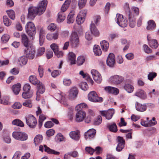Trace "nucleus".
I'll list each match as a JSON object with an SVG mask.
<instances>
[{
	"mask_svg": "<svg viewBox=\"0 0 159 159\" xmlns=\"http://www.w3.org/2000/svg\"><path fill=\"white\" fill-rule=\"evenodd\" d=\"M127 124V123L125 121L124 119L123 118H121L120 122L118 123L117 125L121 127L126 126Z\"/></svg>",
	"mask_w": 159,
	"mask_h": 159,
	"instance_id": "obj_60",
	"label": "nucleus"
},
{
	"mask_svg": "<svg viewBox=\"0 0 159 159\" xmlns=\"http://www.w3.org/2000/svg\"><path fill=\"white\" fill-rule=\"evenodd\" d=\"M63 81L64 85L66 86H70L72 83L71 80L69 79L64 78Z\"/></svg>",
	"mask_w": 159,
	"mask_h": 159,
	"instance_id": "obj_50",
	"label": "nucleus"
},
{
	"mask_svg": "<svg viewBox=\"0 0 159 159\" xmlns=\"http://www.w3.org/2000/svg\"><path fill=\"white\" fill-rule=\"evenodd\" d=\"M129 26L133 28L135 25V19L133 17L132 14L129 12Z\"/></svg>",
	"mask_w": 159,
	"mask_h": 159,
	"instance_id": "obj_29",
	"label": "nucleus"
},
{
	"mask_svg": "<svg viewBox=\"0 0 159 159\" xmlns=\"http://www.w3.org/2000/svg\"><path fill=\"white\" fill-rule=\"evenodd\" d=\"M23 105L25 107H32L31 101L30 100H26L23 103Z\"/></svg>",
	"mask_w": 159,
	"mask_h": 159,
	"instance_id": "obj_63",
	"label": "nucleus"
},
{
	"mask_svg": "<svg viewBox=\"0 0 159 159\" xmlns=\"http://www.w3.org/2000/svg\"><path fill=\"white\" fill-rule=\"evenodd\" d=\"M117 145L116 150L118 152H120L125 147V140L123 137L118 136L117 139Z\"/></svg>",
	"mask_w": 159,
	"mask_h": 159,
	"instance_id": "obj_11",
	"label": "nucleus"
},
{
	"mask_svg": "<svg viewBox=\"0 0 159 159\" xmlns=\"http://www.w3.org/2000/svg\"><path fill=\"white\" fill-rule=\"evenodd\" d=\"M77 23L78 25H80L83 23L84 21V19L80 17L78 15L76 20Z\"/></svg>",
	"mask_w": 159,
	"mask_h": 159,
	"instance_id": "obj_53",
	"label": "nucleus"
},
{
	"mask_svg": "<svg viewBox=\"0 0 159 159\" xmlns=\"http://www.w3.org/2000/svg\"><path fill=\"white\" fill-rule=\"evenodd\" d=\"M102 117L101 116H99L97 118H95L93 122V124L95 125H100L102 122Z\"/></svg>",
	"mask_w": 159,
	"mask_h": 159,
	"instance_id": "obj_43",
	"label": "nucleus"
},
{
	"mask_svg": "<svg viewBox=\"0 0 159 159\" xmlns=\"http://www.w3.org/2000/svg\"><path fill=\"white\" fill-rule=\"evenodd\" d=\"M13 137L16 139L22 141L27 139L28 135L24 132L14 131L12 134Z\"/></svg>",
	"mask_w": 159,
	"mask_h": 159,
	"instance_id": "obj_4",
	"label": "nucleus"
},
{
	"mask_svg": "<svg viewBox=\"0 0 159 159\" xmlns=\"http://www.w3.org/2000/svg\"><path fill=\"white\" fill-rule=\"evenodd\" d=\"M78 91L77 88L73 87L71 88L69 91L68 96L71 99H74L77 97Z\"/></svg>",
	"mask_w": 159,
	"mask_h": 159,
	"instance_id": "obj_13",
	"label": "nucleus"
},
{
	"mask_svg": "<svg viewBox=\"0 0 159 159\" xmlns=\"http://www.w3.org/2000/svg\"><path fill=\"white\" fill-rule=\"evenodd\" d=\"M43 146L44 148L45 152L49 154H53L55 155H58L60 154V152L55 150L50 149L46 145H44Z\"/></svg>",
	"mask_w": 159,
	"mask_h": 159,
	"instance_id": "obj_27",
	"label": "nucleus"
},
{
	"mask_svg": "<svg viewBox=\"0 0 159 159\" xmlns=\"http://www.w3.org/2000/svg\"><path fill=\"white\" fill-rule=\"evenodd\" d=\"M148 25L147 29L148 30H152L156 26V24L154 21L152 20H150L148 21Z\"/></svg>",
	"mask_w": 159,
	"mask_h": 159,
	"instance_id": "obj_33",
	"label": "nucleus"
},
{
	"mask_svg": "<svg viewBox=\"0 0 159 159\" xmlns=\"http://www.w3.org/2000/svg\"><path fill=\"white\" fill-rule=\"evenodd\" d=\"M147 98V96L145 91L140 89V98L143 100H145Z\"/></svg>",
	"mask_w": 159,
	"mask_h": 159,
	"instance_id": "obj_51",
	"label": "nucleus"
},
{
	"mask_svg": "<svg viewBox=\"0 0 159 159\" xmlns=\"http://www.w3.org/2000/svg\"><path fill=\"white\" fill-rule=\"evenodd\" d=\"M143 48L144 50L146 53H150L152 52V50L148 47L147 45H143Z\"/></svg>",
	"mask_w": 159,
	"mask_h": 159,
	"instance_id": "obj_59",
	"label": "nucleus"
},
{
	"mask_svg": "<svg viewBox=\"0 0 159 159\" xmlns=\"http://www.w3.org/2000/svg\"><path fill=\"white\" fill-rule=\"evenodd\" d=\"M96 133V130L95 129H90L85 133L84 137L86 140L91 139L95 137Z\"/></svg>",
	"mask_w": 159,
	"mask_h": 159,
	"instance_id": "obj_17",
	"label": "nucleus"
},
{
	"mask_svg": "<svg viewBox=\"0 0 159 159\" xmlns=\"http://www.w3.org/2000/svg\"><path fill=\"white\" fill-rule=\"evenodd\" d=\"M19 64L21 66L25 65L27 62V58L25 56H22L18 59Z\"/></svg>",
	"mask_w": 159,
	"mask_h": 159,
	"instance_id": "obj_35",
	"label": "nucleus"
},
{
	"mask_svg": "<svg viewBox=\"0 0 159 159\" xmlns=\"http://www.w3.org/2000/svg\"><path fill=\"white\" fill-rule=\"evenodd\" d=\"M43 137L41 135L39 134L36 136L34 139V143L35 145L40 143L42 141Z\"/></svg>",
	"mask_w": 159,
	"mask_h": 159,
	"instance_id": "obj_37",
	"label": "nucleus"
},
{
	"mask_svg": "<svg viewBox=\"0 0 159 159\" xmlns=\"http://www.w3.org/2000/svg\"><path fill=\"white\" fill-rule=\"evenodd\" d=\"M124 88L129 93H131L132 92L134 89L133 86L129 84H125L124 86Z\"/></svg>",
	"mask_w": 159,
	"mask_h": 159,
	"instance_id": "obj_41",
	"label": "nucleus"
},
{
	"mask_svg": "<svg viewBox=\"0 0 159 159\" xmlns=\"http://www.w3.org/2000/svg\"><path fill=\"white\" fill-rule=\"evenodd\" d=\"M41 15L36 7H31L28 9L27 17L31 20H33L36 15L40 16Z\"/></svg>",
	"mask_w": 159,
	"mask_h": 159,
	"instance_id": "obj_2",
	"label": "nucleus"
},
{
	"mask_svg": "<svg viewBox=\"0 0 159 159\" xmlns=\"http://www.w3.org/2000/svg\"><path fill=\"white\" fill-rule=\"evenodd\" d=\"M88 99L93 102H101L103 100L101 97H98L97 93L94 91L90 92L88 95Z\"/></svg>",
	"mask_w": 159,
	"mask_h": 159,
	"instance_id": "obj_5",
	"label": "nucleus"
},
{
	"mask_svg": "<svg viewBox=\"0 0 159 159\" xmlns=\"http://www.w3.org/2000/svg\"><path fill=\"white\" fill-rule=\"evenodd\" d=\"M80 86L82 89L84 91L86 90L88 88V85L87 83L85 82L81 83Z\"/></svg>",
	"mask_w": 159,
	"mask_h": 159,
	"instance_id": "obj_58",
	"label": "nucleus"
},
{
	"mask_svg": "<svg viewBox=\"0 0 159 159\" xmlns=\"http://www.w3.org/2000/svg\"><path fill=\"white\" fill-rule=\"evenodd\" d=\"M61 72L60 71L58 70H55L52 72L51 75L53 77L55 78L60 75Z\"/></svg>",
	"mask_w": 159,
	"mask_h": 159,
	"instance_id": "obj_64",
	"label": "nucleus"
},
{
	"mask_svg": "<svg viewBox=\"0 0 159 159\" xmlns=\"http://www.w3.org/2000/svg\"><path fill=\"white\" fill-rule=\"evenodd\" d=\"M93 78L94 80L98 83H100L102 81V79L101 75L96 70L93 69L91 70Z\"/></svg>",
	"mask_w": 159,
	"mask_h": 159,
	"instance_id": "obj_10",
	"label": "nucleus"
},
{
	"mask_svg": "<svg viewBox=\"0 0 159 159\" xmlns=\"http://www.w3.org/2000/svg\"><path fill=\"white\" fill-rule=\"evenodd\" d=\"M65 18V14L62 12H60L57 15V21L58 23H61L63 21Z\"/></svg>",
	"mask_w": 159,
	"mask_h": 159,
	"instance_id": "obj_24",
	"label": "nucleus"
},
{
	"mask_svg": "<svg viewBox=\"0 0 159 159\" xmlns=\"http://www.w3.org/2000/svg\"><path fill=\"white\" fill-rule=\"evenodd\" d=\"M86 115L85 111L82 110L79 111L76 114L75 120L77 122H81L83 121Z\"/></svg>",
	"mask_w": 159,
	"mask_h": 159,
	"instance_id": "obj_15",
	"label": "nucleus"
},
{
	"mask_svg": "<svg viewBox=\"0 0 159 159\" xmlns=\"http://www.w3.org/2000/svg\"><path fill=\"white\" fill-rule=\"evenodd\" d=\"M0 103L4 105H8L9 103V98L7 96L3 97L0 99Z\"/></svg>",
	"mask_w": 159,
	"mask_h": 159,
	"instance_id": "obj_47",
	"label": "nucleus"
},
{
	"mask_svg": "<svg viewBox=\"0 0 159 159\" xmlns=\"http://www.w3.org/2000/svg\"><path fill=\"white\" fill-rule=\"evenodd\" d=\"M46 119L45 116L43 114L40 115L39 116V128H40L42 125L43 122L44 120Z\"/></svg>",
	"mask_w": 159,
	"mask_h": 159,
	"instance_id": "obj_40",
	"label": "nucleus"
},
{
	"mask_svg": "<svg viewBox=\"0 0 159 159\" xmlns=\"http://www.w3.org/2000/svg\"><path fill=\"white\" fill-rule=\"evenodd\" d=\"M105 90L109 93L117 95L119 92L118 89L111 86H107L105 88Z\"/></svg>",
	"mask_w": 159,
	"mask_h": 159,
	"instance_id": "obj_20",
	"label": "nucleus"
},
{
	"mask_svg": "<svg viewBox=\"0 0 159 159\" xmlns=\"http://www.w3.org/2000/svg\"><path fill=\"white\" fill-rule=\"evenodd\" d=\"M147 40L148 42V44L152 48H156L158 46V43L156 39H152L149 34L147 36Z\"/></svg>",
	"mask_w": 159,
	"mask_h": 159,
	"instance_id": "obj_16",
	"label": "nucleus"
},
{
	"mask_svg": "<svg viewBox=\"0 0 159 159\" xmlns=\"http://www.w3.org/2000/svg\"><path fill=\"white\" fill-rule=\"evenodd\" d=\"M100 43L101 48L103 51H106L108 50L109 48V43L107 41H102Z\"/></svg>",
	"mask_w": 159,
	"mask_h": 159,
	"instance_id": "obj_34",
	"label": "nucleus"
},
{
	"mask_svg": "<svg viewBox=\"0 0 159 159\" xmlns=\"http://www.w3.org/2000/svg\"><path fill=\"white\" fill-rule=\"evenodd\" d=\"M21 40L22 43L25 47L32 45L30 43L27 36L24 33L21 34Z\"/></svg>",
	"mask_w": 159,
	"mask_h": 159,
	"instance_id": "obj_19",
	"label": "nucleus"
},
{
	"mask_svg": "<svg viewBox=\"0 0 159 159\" xmlns=\"http://www.w3.org/2000/svg\"><path fill=\"white\" fill-rule=\"evenodd\" d=\"M38 90L37 92V94L38 96L39 94H43L45 91V88L44 85L41 82H39L37 84Z\"/></svg>",
	"mask_w": 159,
	"mask_h": 159,
	"instance_id": "obj_21",
	"label": "nucleus"
},
{
	"mask_svg": "<svg viewBox=\"0 0 159 159\" xmlns=\"http://www.w3.org/2000/svg\"><path fill=\"white\" fill-rule=\"evenodd\" d=\"M107 127L110 131L112 132H116L117 131V126L115 123L108 124Z\"/></svg>",
	"mask_w": 159,
	"mask_h": 159,
	"instance_id": "obj_31",
	"label": "nucleus"
},
{
	"mask_svg": "<svg viewBox=\"0 0 159 159\" xmlns=\"http://www.w3.org/2000/svg\"><path fill=\"white\" fill-rule=\"evenodd\" d=\"M50 47L54 53L57 52L58 50V47L55 43H53L50 45Z\"/></svg>",
	"mask_w": 159,
	"mask_h": 159,
	"instance_id": "obj_57",
	"label": "nucleus"
},
{
	"mask_svg": "<svg viewBox=\"0 0 159 159\" xmlns=\"http://www.w3.org/2000/svg\"><path fill=\"white\" fill-rule=\"evenodd\" d=\"M24 50L25 54L30 59H33L34 57L35 51L33 46L32 45L25 47Z\"/></svg>",
	"mask_w": 159,
	"mask_h": 159,
	"instance_id": "obj_6",
	"label": "nucleus"
},
{
	"mask_svg": "<svg viewBox=\"0 0 159 159\" xmlns=\"http://www.w3.org/2000/svg\"><path fill=\"white\" fill-rule=\"evenodd\" d=\"M7 12L9 17L12 20H14L15 17V14L14 11L13 10H8L7 11Z\"/></svg>",
	"mask_w": 159,
	"mask_h": 159,
	"instance_id": "obj_44",
	"label": "nucleus"
},
{
	"mask_svg": "<svg viewBox=\"0 0 159 159\" xmlns=\"http://www.w3.org/2000/svg\"><path fill=\"white\" fill-rule=\"evenodd\" d=\"M93 52L94 54L97 56H99L101 55L102 53V52L100 47L97 45H95L94 46Z\"/></svg>",
	"mask_w": 159,
	"mask_h": 159,
	"instance_id": "obj_32",
	"label": "nucleus"
},
{
	"mask_svg": "<svg viewBox=\"0 0 159 159\" xmlns=\"http://www.w3.org/2000/svg\"><path fill=\"white\" fill-rule=\"evenodd\" d=\"M30 82L34 85L37 84L40 81L38 80L35 76L31 75L29 78Z\"/></svg>",
	"mask_w": 159,
	"mask_h": 159,
	"instance_id": "obj_38",
	"label": "nucleus"
},
{
	"mask_svg": "<svg viewBox=\"0 0 159 159\" xmlns=\"http://www.w3.org/2000/svg\"><path fill=\"white\" fill-rule=\"evenodd\" d=\"M87 13V10H82L80 12L79 14H78V15H79V16H80L83 18L85 19V17L86 16Z\"/></svg>",
	"mask_w": 159,
	"mask_h": 159,
	"instance_id": "obj_61",
	"label": "nucleus"
},
{
	"mask_svg": "<svg viewBox=\"0 0 159 159\" xmlns=\"http://www.w3.org/2000/svg\"><path fill=\"white\" fill-rule=\"evenodd\" d=\"M44 31L42 28H41L39 32V42L40 46L42 45L44 42Z\"/></svg>",
	"mask_w": 159,
	"mask_h": 159,
	"instance_id": "obj_23",
	"label": "nucleus"
},
{
	"mask_svg": "<svg viewBox=\"0 0 159 159\" xmlns=\"http://www.w3.org/2000/svg\"><path fill=\"white\" fill-rule=\"evenodd\" d=\"M85 61L84 57L82 56H79L77 60V64L78 66H80L83 64Z\"/></svg>",
	"mask_w": 159,
	"mask_h": 159,
	"instance_id": "obj_45",
	"label": "nucleus"
},
{
	"mask_svg": "<svg viewBox=\"0 0 159 159\" xmlns=\"http://www.w3.org/2000/svg\"><path fill=\"white\" fill-rule=\"evenodd\" d=\"M87 0H79L78 5L80 8L83 7L86 5Z\"/></svg>",
	"mask_w": 159,
	"mask_h": 159,
	"instance_id": "obj_49",
	"label": "nucleus"
},
{
	"mask_svg": "<svg viewBox=\"0 0 159 159\" xmlns=\"http://www.w3.org/2000/svg\"><path fill=\"white\" fill-rule=\"evenodd\" d=\"M10 38V36L8 34H4L1 37V40L4 43H6L8 41Z\"/></svg>",
	"mask_w": 159,
	"mask_h": 159,
	"instance_id": "obj_52",
	"label": "nucleus"
},
{
	"mask_svg": "<svg viewBox=\"0 0 159 159\" xmlns=\"http://www.w3.org/2000/svg\"><path fill=\"white\" fill-rule=\"evenodd\" d=\"M45 51V48L42 47L39 48L37 51L36 56H40L42 55L44 52Z\"/></svg>",
	"mask_w": 159,
	"mask_h": 159,
	"instance_id": "obj_48",
	"label": "nucleus"
},
{
	"mask_svg": "<svg viewBox=\"0 0 159 159\" xmlns=\"http://www.w3.org/2000/svg\"><path fill=\"white\" fill-rule=\"evenodd\" d=\"M90 30L91 33L94 35L98 36L99 34V32L93 23H92L90 25Z\"/></svg>",
	"mask_w": 159,
	"mask_h": 159,
	"instance_id": "obj_26",
	"label": "nucleus"
},
{
	"mask_svg": "<svg viewBox=\"0 0 159 159\" xmlns=\"http://www.w3.org/2000/svg\"><path fill=\"white\" fill-rule=\"evenodd\" d=\"M68 59L71 64H75V54L72 52H70L68 55Z\"/></svg>",
	"mask_w": 159,
	"mask_h": 159,
	"instance_id": "obj_30",
	"label": "nucleus"
},
{
	"mask_svg": "<svg viewBox=\"0 0 159 159\" xmlns=\"http://www.w3.org/2000/svg\"><path fill=\"white\" fill-rule=\"evenodd\" d=\"M48 2L46 0H43L39 2L36 7L42 14L46 10Z\"/></svg>",
	"mask_w": 159,
	"mask_h": 159,
	"instance_id": "obj_18",
	"label": "nucleus"
},
{
	"mask_svg": "<svg viewBox=\"0 0 159 159\" xmlns=\"http://www.w3.org/2000/svg\"><path fill=\"white\" fill-rule=\"evenodd\" d=\"M70 40V45L72 48H77L80 44V40L77 34L75 32L72 33Z\"/></svg>",
	"mask_w": 159,
	"mask_h": 159,
	"instance_id": "obj_3",
	"label": "nucleus"
},
{
	"mask_svg": "<svg viewBox=\"0 0 159 159\" xmlns=\"http://www.w3.org/2000/svg\"><path fill=\"white\" fill-rule=\"evenodd\" d=\"M69 135L70 138L75 140H78L80 138V134L76 131H71Z\"/></svg>",
	"mask_w": 159,
	"mask_h": 159,
	"instance_id": "obj_28",
	"label": "nucleus"
},
{
	"mask_svg": "<svg viewBox=\"0 0 159 159\" xmlns=\"http://www.w3.org/2000/svg\"><path fill=\"white\" fill-rule=\"evenodd\" d=\"M22 96L25 99L30 98L32 96V92L31 91H24Z\"/></svg>",
	"mask_w": 159,
	"mask_h": 159,
	"instance_id": "obj_39",
	"label": "nucleus"
},
{
	"mask_svg": "<svg viewBox=\"0 0 159 159\" xmlns=\"http://www.w3.org/2000/svg\"><path fill=\"white\" fill-rule=\"evenodd\" d=\"M25 30L30 39H34L36 33V28L34 23L31 21L27 22L25 26Z\"/></svg>",
	"mask_w": 159,
	"mask_h": 159,
	"instance_id": "obj_1",
	"label": "nucleus"
},
{
	"mask_svg": "<svg viewBox=\"0 0 159 159\" xmlns=\"http://www.w3.org/2000/svg\"><path fill=\"white\" fill-rule=\"evenodd\" d=\"M85 149L87 152L90 154H93L95 152L94 149L90 147H86Z\"/></svg>",
	"mask_w": 159,
	"mask_h": 159,
	"instance_id": "obj_56",
	"label": "nucleus"
},
{
	"mask_svg": "<svg viewBox=\"0 0 159 159\" xmlns=\"http://www.w3.org/2000/svg\"><path fill=\"white\" fill-rule=\"evenodd\" d=\"M21 88V85L20 83L13 85L12 87V90L14 93L16 94H18Z\"/></svg>",
	"mask_w": 159,
	"mask_h": 159,
	"instance_id": "obj_25",
	"label": "nucleus"
},
{
	"mask_svg": "<svg viewBox=\"0 0 159 159\" xmlns=\"http://www.w3.org/2000/svg\"><path fill=\"white\" fill-rule=\"evenodd\" d=\"M117 24L122 27H125L127 25V22L126 20L124 18L122 15L118 14H117L116 19Z\"/></svg>",
	"mask_w": 159,
	"mask_h": 159,
	"instance_id": "obj_7",
	"label": "nucleus"
},
{
	"mask_svg": "<svg viewBox=\"0 0 159 159\" xmlns=\"http://www.w3.org/2000/svg\"><path fill=\"white\" fill-rule=\"evenodd\" d=\"M3 19L4 24L6 26H8L10 25L11 22L10 21L7 16H3Z\"/></svg>",
	"mask_w": 159,
	"mask_h": 159,
	"instance_id": "obj_46",
	"label": "nucleus"
},
{
	"mask_svg": "<svg viewBox=\"0 0 159 159\" xmlns=\"http://www.w3.org/2000/svg\"><path fill=\"white\" fill-rule=\"evenodd\" d=\"M157 76V74L154 72H150L148 75V79L150 80H152Z\"/></svg>",
	"mask_w": 159,
	"mask_h": 159,
	"instance_id": "obj_55",
	"label": "nucleus"
},
{
	"mask_svg": "<svg viewBox=\"0 0 159 159\" xmlns=\"http://www.w3.org/2000/svg\"><path fill=\"white\" fill-rule=\"evenodd\" d=\"M12 123L13 125H17L20 127H23L24 126L23 122L18 119H16L13 120L12 122Z\"/></svg>",
	"mask_w": 159,
	"mask_h": 159,
	"instance_id": "obj_36",
	"label": "nucleus"
},
{
	"mask_svg": "<svg viewBox=\"0 0 159 159\" xmlns=\"http://www.w3.org/2000/svg\"><path fill=\"white\" fill-rule=\"evenodd\" d=\"M101 115L105 117L107 120H110L111 118L114 113V110L110 109L107 111H100Z\"/></svg>",
	"mask_w": 159,
	"mask_h": 159,
	"instance_id": "obj_9",
	"label": "nucleus"
},
{
	"mask_svg": "<svg viewBox=\"0 0 159 159\" xmlns=\"http://www.w3.org/2000/svg\"><path fill=\"white\" fill-rule=\"evenodd\" d=\"M88 106L87 104L84 103H82L78 104L75 107V109L77 110H81L83 108H87Z\"/></svg>",
	"mask_w": 159,
	"mask_h": 159,
	"instance_id": "obj_42",
	"label": "nucleus"
},
{
	"mask_svg": "<svg viewBox=\"0 0 159 159\" xmlns=\"http://www.w3.org/2000/svg\"><path fill=\"white\" fill-rule=\"evenodd\" d=\"M26 122L30 127L32 128H34L37 123L36 119L32 115L26 118Z\"/></svg>",
	"mask_w": 159,
	"mask_h": 159,
	"instance_id": "obj_8",
	"label": "nucleus"
},
{
	"mask_svg": "<svg viewBox=\"0 0 159 159\" xmlns=\"http://www.w3.org/2000/svg\"><path fill=\"white\" fill-rule=\"evenodd\" d=\"M75 14L74 11H72L68 14L67 18V22L68 24L72 23L74 21L75 18L74 16Z\"/></svg>",
	"mask_w": 159,
	"mask_h": 159,
	"instance_id": "obj_22",
	"label": "nucleus"
},
{
	"mask_svg": "<svg viewBox=\"0 0 159 159\" xmlns=\"http://www.w3.org/2000/svg\"><path fill=\"white\" fill-rule=\"evenodd\" d=\"M106 63L108 66L112 67L115 63V57L114 55L112 53H110L107 59Z\"/></svg>",
	"mask_w": 159,
	"mask_h": 159,
	"instance_id": "obj_12",
	"label": "nucleus"
},
{
	"mask_svg": "<svg viewBox=\"0 0 159 159\" xmlns=\"http://www.w3.org/2000/svg\"><path fill=\"white\" fill-rule=\"evenodd\" d=\"M56 28V25L54 23L50 24L48 27V29L52 31H54Z\"/></svg>",
	"mask_w": 159,
	"mask_h": 159,
	"instance_id": "obj_54",
	"label": "nucleus"
},
{
	"mask_svg": "<svg viewBox=\"0 0 159 159\" xmlns=\"http://www.w3.org/2000/svg\"><path fill=\"white\" fill-rule=\"evenodd\" d=\"M21 154V152H20L19 151L16 152L14 154L12 159H19Z\"/></svg>",
	"mask_w": 159,
	"mask_h": 159,
	"instance_id": "obj_62",
	"label": "nucleus"
},
{
	"mask_svg": "<svg viewBox=\"0 0 159 159\" xmlns=\"http://www.w3.org/2000/svg\"><path fill=\"white\" fill-rule=\"evenodd\" d=\"M124 78L121 76L118 75H115L110 77V81L115 84H120L124 80Z\"/></svg>",
	"mask_w": 159,
	"mask_h": 159,
	"instance_id": "obj_14",
	"label": "nucleus"
}]
</instances>
